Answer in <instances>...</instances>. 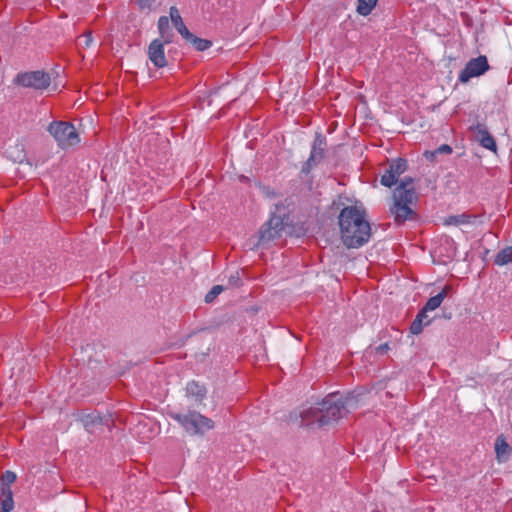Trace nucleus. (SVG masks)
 <instances>
[{
  "label": "nucleus",
  "mask_w": 512,
  "mask_h": 512,
  "mask_svg": "<svg viewBox=\"0 0 512 512\" xmlns=\"http://www.w3.org/2000/svg\"><path fill=\"white\" fill-rule=\"evenodd\" d=\"M341 238L348 248H359L371 236V227L362 206L352 205L343 208L339 214Z\"/></svg>",
  "instance_id": "1"
},
{
  "label": "nucleus",
  "mask_w": 512,
  "mask_h": 512,
  "mask_svg": "<svg viewBox=\"0 0 512 512\" xmlns=\"http://www.w3.org/2000/svg\"><path fill=\"white\" fill-rule=\"evenodd\" d=\"M392 199L393 203L389 211L397 225L418 219V214L414 207L419 200V193L414 186V179L412 177L407 176L401 180L393 191Z\"/></svg>",
  "instance_id": "2"
},
{
  "label": "nucleus",
  "mask_w": 512,
  "mask_h": 512,
  "mask_svg": "<svg viewBox=\"0 0 512 512\" xmlns=\"http://www.w3.org/2000/svg\"><path fill=\"white\" fill-rule=\"evenodd\" d=\"M288 218V215L285 213H272L270 218L261 226L259 230V238L256 246L266 247L271 242L280 239L287 225Z\"/></svg>",
  "instance_id": "3"
},
{
  "label": "nucleus",
  "mask_w": 512,
  "mask_h": 512,
  "mask_svg": "<svg viewBox=\"0 0 512 512\" xmlns=\"http://www.w3.org/2000/svg\"><path fill=\"white\" fill-rule=\"evenodd\" d=\"M47 130L61 149H68L80 143L79 133L70 122L53 121L49 124Z\"/></svg>",
  "instance_id": "4"
},
{
  "label": "nucleus",
  "mask_w": 512,
  "mask_h": 512,
  "mask_svg": "<svg viewBox=\"0 0 512 512\" xmlns=\"http://www.w3.org/2000/svg\"><path fill=\"white\" fill-rule=\"evenodd\" d=\"M320 412L319 427L337 422L341 418L344 402L337 394L327 395L321 403L318 404Z\"/></svg>",
  "instance_id": "5"
},
{
  "label": "nucleus",
  "mask_w": 512,
  "mask_h": 512,
  "mask_svg": "<svg viewBox=\"0 0 512 512\" xmlns=\"http://www.w3.org/2000/svg\"><path fill=\"white\" fill-rule=\"evenodd\" d=\"M173 419L180 423L187 432L192 434L203 433L206 430H210L213 428V421L196 412L190 411L187 414L176 413L172 415Z\"/></svg>",
  "instance_id": "6"
},
{
  "label": "nucleus",
  "mask_w": 512,
  "mask_h": 512,
  "mask_svg": "<svg viewBox=\"0 0 512 512\" xmlns=\"http://www.w3.org/2000/svg\"><path fill=\"white\" fill-rule=\"evenodd\" d=\"M16 474L7 470L0 477V511L10 512L14 508L13 492L11 486L16 481Z\"/></svg>",
  "instance_id": "7"
},
{
  "label": "nucleus",
  "mask_w": 512,
  "mask_h": 512,
  "mask_svg": "<svg viewBox=\"0 0 512 512\" xmlns=\"http://www.w3.org/2000/svg\"><path fill=\"white\" fill-rule=\"evenodd\" d=\"M50 82V75L40 70L19 73L15 78L16 84L37 90L46 89L50 85Z\"/></svg>",
  "instance_id": "8"
},
{
  "label": "nucleus",
  "mask_w": 512,
  "mask_h": 512,
  "mask_svg": "<svg viewBox=\"0 0 512 512\" xmlns=\"http://www.w3.org/2000/svg\"><path fill=\"white\" fill-rule=\"evenodd\" d=\"M490 69L488 59L485 55H480L470 59L465 67L460 71L458 80L461 83H467L473 77H479Z\"/></svg>",
  "instance_id": "9"
},
{
  "label": "nucleus",
  "mask_w": 512,
  "mask_h": 512,
  "mask_svg": "<svg viewBox=\"0 0 512 512\" xmlns=\"http://www.w3.org/2000/svg\"><path fill=\"white\" fill-rule=\"evenodd\" d=\"M326 138L317 133L310 152V156L307 161L302 165L301 172L303 174H309L311 170L317 166L325 156Z\"/></svg>",
  "instance_id": "10"
},
{
  "label": "nucleus",
  "mask_w": 512,
  "mask_h": 512,
  "mask_svg": "<svg viewBox=\"0 0 512 512\" xmlns=\"http://www.w3.org/2000/svg\"><path fill=\"white\" fill-rule=\"evenodd\" d=\"M407 167V160L403 158L393 160L389 164L388 169H386L384 174L381 176V184L385 187L391 188L393 185L397 184L398 178L407 170Z\"/></svg>",
  "instance_id": "11"
},
{
  "label": "nucleus",
  "mask_w": 512,
  "mask_h": 512,
  "mask_svg": "<svg viewBox=\"0 0 512 512\" xmlns=\"http://www.w3.org/2000/svg\"><path fill=\"white\" fill-rule=\"evenodd\" d=\"M147 55L154 67L160 69L168 65L165 55L163 42L160 39H154L148 46Z\"/></svg>",
  "instance_id": "12"
},
{
  "label": "nucleus",
  "mask_w": 512,
  "mask_h": 512,
  "mask_svg": "<svg viewBox=\"0 0 512 512\" xmlns=\"http://www.w3.org/2000/svg\"><path fill=\"white\" fill-rule=\"evenodd\" d=\"M473 129L477 133V139L480 142L481 146L495 152L497 149L495 139L487 131L486 127L484 125L478 123Z\"/></svg>",
  "instance_id": "13"
},
{
  "label": "nucleus",
  "mask_w": 512,
  "mask_h": 512,
  "mask_svg": "<svg viewBox=\"0 0 512 512\" xmlns=\"http://www.w3.org/2000/svg\"><path fill=\"white\" fill-rule=\"evenodd\" d=\"M169 14H170V19L172 21V24L174 25L176 30L180 33V35L184 39L191 38L192 37V33L188 30V28L184 24V22L182 20V17L180 15V12L177 9V7H175V6L170 7Z\"/></svg>",
  "instance_id": "14"
},
{
  "label": "nucleus",
  "mask_w": 512,
  "mask_h": 512,
  "mask_svg": "<svg viewBox=\"0 0 512 512\" xmlns=\"http://www.w3.org/2000/svg\"><path fill=\"white\" fill-rule=\"evenodd\" d=\"M427 310L423 307L419 310L415 319L412 321L410 325V332L414 335H418L423 331L424 326H427L431 323V320L428 319Z\"/></svg>",
  "instance_id": "15"
},
{
  "label": "nucleus",
  "mask_w": 512,
  "mask_h": 512,
  "mask_svg": "<svg viewBox=\"0 0 512 512\" xmlns=\"http://www.w3.org/2000/svg\"><path fill=\"white\" fill-rule=\"evenodd\" d=\"M512 452V448L507 443L503 435L496 438L495 441V453L496 458L499 462H505L508 460Z\"/></svg>",
  "instance_id": "16"
},
{
  "label": "nucleus",
  "mask_w": 512,
  "mask_h": 512,
  "mask_svg": "<svg viewBox=\"0 0 512 512\" xmlns=\"http://www.w3.org/2000/svg\"><path fill=\"white\" fill-rule=\"evenodd\" d=\"M452 291V286L447 284L444 286V288L439 292L437 295L430 297L423 308L427 311H433L440 307L443 300L449 295V293Z\"/></svg>",
  "instance_id": "17"
},
{
  "label": "nucleus",
  "mask_w": 512,
  "mask_h": 512,
  "mask_svg": "<svg viewBox=\"0 0 512 512\" xmlns=\"http://www.w3.org/2000/svg\"><path fill=\"white\" fill-rule=\"evenodd\" d=\"M320 410L318 407H311L301 413V425L311 426L317 424L319 426Z\"/></svg>",
  "instance_id": "18"
},
{
  "label": "nucleus",
  "mask_w": 512,
  "mask_h": 512,
  "mask_svg": "<svg viewBox=\"0 0 512 512\" xmlns=\"http://www.w3.org/2000/svg\"><path fill=\"white\" fill-rule=\"evenodd\" d=\"M188 396L194 397L196 401H202L206 395V388L196 381H190L186 386Z\"/></svg>",
  "instance_id": "19"
},
{
  "label": "nucleus",
  "mask_w": 512,
  "mask_h": 512,
  "mask_svg": "<svg viewBox=\"0 0 512 512\" xmlns=\"http://www.w3.org/2000/svg\"><path fill=\"white\" fill-rule=\"evenodd\" d=\"M476 218V215L470 214V213H462L460 215H452L447 217L444 220L445 225H462V224H469L472 222L473 219Z\"/></svg>",
  "instance_id": "20"
},
{
  "label": "nucleus",
  "mask_w": 512,
  "mask_h": 512,
  "mask_svg": "<svg viewBox=\"0 0 512 512\" xmlns=\"http://www.w3.org/2000/svg\"><path fill=\"white\" fill-rule=\"evenodd\" d=\"M494 264L498 266L512 264V246L501 249L494 258Z\"/></svg>",
  "instance_id": "21"
},
{
  "label": "nucleus",
  "mask_w": 512,
  "mask_h": 512,
  "mask_svg": "<svg viewBox=\"0 0 512 512\" xmlns=\"http://www.w3.org/2000/svg\"><path fill=\"white\" fill-rule=\"evenodd\" d=\"M378 0H357L356 11L361 16H368L377 5Z\"/></svg>",
  "instance_id": "22"
},
{
  "label": "nucleus",
  "mask_w": 512,
  "mask_h": 512,
  "mask_svg": "<svg viewBox=\"0 0 512 512\" xmlns=\"http://www.w3.org/2000/svg\"><path fill=\"white\" fill-rule=\"evenodd\" d=\"M185 40L191 42L198 51H205L212 46L210 40L199 38L193 33L191 38H186Z\"/></svg>",
  "instance_id": "23"
},
{
  "label": "nucleus",
  "mask_w": 512,
  "mask_h": 512,
  "mask_svg": "<svg viewBox=\"0 0 512 512\" xmlns=\"http://www.w3.org/2000/svg\"><path fill=\"white\" fill-rule=\"evenodd\" d=\"M452 147L448 144H442L434 151H425L424 156L427 159L435 160V157L437 154H451L452 153Z\"/></svg>",
  "instance_id": "24"
},
{
  "label": "nucleus",
  "mask_w": 512,
  "mask_h": 512,
  "mask_svg": "<svg viewBox=\"0 0 512 512\" xmlns=\"http://www.w3.org/2000/svg\"><path fill=\"white\" fill-rule=\"evenodd\" d=\"M223 290L224 288L221 285L213 286L211 290L205 295V302L212 303Z\"/></svg>",
  "instance_id": "25"
},
{
  "label": "nucleus",
  "mask_w": 512,
  "mask_h": 512,
  "mask_svg": "<svg viewBox=\"0 0 512 512\" xmlns=\"http://www.w3.org/2000/svg\"><path fill=\"white\" fill-rule=\"evenodd\" d=\"M158 29L160 34H164L171 30L169 26V18L167 16H161L158 20Z\"/></svg>",
  "instance_id": "26"
},
{
  "label": "nucleus",
  "mask_w": 512,
  "mask_h": 512,
  "mask_svg": "<svg viewBox=\"0 0 512 512\" xmlns=\"http://www.w3.org/2000/svg\"><path fill=\"white\" fill-rule=\"evenodd\" d=\"M228 283L232 287H240L242 285V280L238 272L229 276Z\"/></svg>",
  "instance_id": "27"
},
{
  "label": "nucleus",
  "mask_w": 512,
  "mask_h": 512,
  "mask_svg": "<svg viewBox=\"0 0 512 512\" xmlns=\"http://www.w3.org/2000/svg\"><path fill=\"white\" fill-rule=\"evenodd\" d=\"M141 10H150L154 0H135Z\"/></svg>",
  "instance_id": "28"
},
{
  "label": "nucleus",
  "mask_w": 512,
  "mask_h": 512,
  "mask_svg": "<svg viewBox=\"0 0 512 512\" xmlns=\"http://www.w3.org/2000/svg\"><path fill=\"white\" fill-rule=\"evenodd\" d=\"M160 37H161L160 40L163 42V46H164L165 44H169L172 42L173 33L171 30H169L164 34H160Z\"/></svg>",
  "instance_id": "29"
},
{
  "label": "nucleus",
  "mask_w": 512,
  "mask_h": 512,
  "mask_svg": "<svg viewBox=\"0 0 512 512\" xmlns=\"http://www.w3.org/2000/svg\"><path fill=\"white\" fill-rule=\"evenodd\" d=\"M145 427H146V425L140 422L137 425V431H136L137 435L141 438V441H143V442L150 439V436H141V433H142L141 430L144 429Z\"/></svg>",
  "instance_id": "30"
},
{
  "label": "nucleus",
  "mask_w": 512,
  "mask_h": 512,
  "mask_svg": "<svg viewBox=\"0 0 512 512\" xmlns=\"http://www.w3.org/2000/svg\"><path fill=\"white\" fill-rule=\"evenodd\" d=\"M389 349H390L389 344L384 343V344H381L378 347H376L375 350H376L377 354L383 355V354L387 353Z\"/></svg>",
  "instance_id": "31"
},
{
  "label": "nucleus",
  "mask_w": 512,
  "mask_h": 512,
  "mask_svg": "<svg viewBox=\"0 0 512 512\" xmlns=\"http://www.w3.org/2000/svg\"><path fill=\"white\" fill-rule=\"evenodd\" d=\"M281 207H282V205H279V204L276 205V210L279 211Z\"/></svg>",
  "instance_id": "32"
},
{
  "label": "nucleus",
  "mask_w": 512,
  "mask_h": 512,
  "mask_svg": "<svg viewBox=\"0 0 512 512\" xmlns=\"http://www.w3.org/2000/svg\"><path fill=\"white\" fill-rule=\"evenodd\" d=\"M241 180H243V181H247V180H248V178H247V177H245V176H242V177H241Z\"/></svg>",
  "instance_id": "33"
},
{
  "label": "nucleus",
  "mask_w": 512,
  "mask_h": 512,
  "mask_svg": "<svg viewBox=\"0 0 512 512\" xmlns=\"http://www.w3.org/2000/svg\"><path fill=\"white\" fill-rule=\"evenodd\" d=\"M86 37L88 38V40H90L91 33H88V35H86Z\"/></svg>",
  "instance_id": "34"
}]
</instances>
